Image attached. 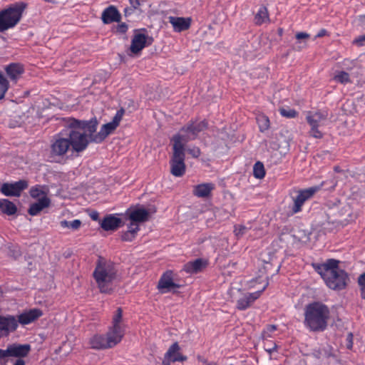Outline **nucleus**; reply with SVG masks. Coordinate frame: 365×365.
I'll use <instances>...</instances> for the list:
<instances>
[{"label": "nucleus", "instance_id": "f257e3e1", "mask_svg": "<svg viewBox=\"0 0 365 365\" xmlns=\"http://www.w3.org/2000/svg\"><path fill=\"white\" fill-rule=\"evenodd\" d=\"M313 267L329 288L341 290L346 287L349 277L344 270L339 268V261L331 259L322 264H314Z\"/></svg>", "mask_w": 365, "mask_h": 365}, {"label": "nucleus", "instance_id": "f03ea898", "mask_svg": "<svg viewBox=\"0 0 365 365\" xmlns=\"http://www.w3.org/2000/svg\"><path fill=\"white\" fill-rule=\"evenodd\" d=\"M116 264L102 256H98L93 276L101 293L112 292V283L116 279Z\"/></svg>", "mask_w": 365, "mask_h": 365}, {"label": "nucleus", "instance_id": "7ed1b4c3", "mask_svg": "<svg viewBox=\"0 0 365 365\" xmlns=\"http://www.w3.org/2000/svg\"><path fill=\"white\" fill-rule=\"evenodd\" d=\"M329 309L320 302L308 304L304 311V325L311 331H323L327 326Z\"/></svg>", "mask_w": 365, "mask_h": 365}, {"label": "nucleus", "instance_id": "20e7f679", "mask_svg": "<svg viewBox=\"0 0 365 365\" xmlns=\"http://www.w3.org/2000/svg\"><path fill=\"white\" fill-rule=\"evenodd\" d=\"M26 6V3L19 1L0 11V32L7 31L17 25Z\"/></svg>", "mask_w": 365, "mask_h": 365}, {"label": "nucleus", "instance_id": "39448f33", "mask_svg": "<svg viewBox=\"0 0 365 365\" xmlns=\"http://www.w3.org/2000/svg\"><path fill=\"white\" fill-rule=\"evenodd\" d=\"M62 135L66 136L73 152L81 153L85 150L91 142L87 136V133L81 132L78 128H67L61 131Z\"/></svg>", "mask_w": 365, "mask_h": 365}, {"label": "nucleus", "instance_id": "423d86ee", "mask_svg": "<svg viewBox=\"0 0 365 365\" xmlns=\"http://www.w3.org/2000/svg\"><path fill=\"white\" fill-rule=\"evenodd\" d=\"M306 119L310 125L309 135L315 138H322L323 133L320 128L327 121V113L325 111H309Z\"/></svg>", "mask_w": 365, "mask_h": 365}, {"label": "nucleus", "instance_id": "0eeeda50", "mask_svg": "<svg viewBox=\"0 0 365 365\" xmlns=\"http://www.w3.org/2000/svg\"><path fill=\"white\" fill-rule=\"evenodd\" d=\"M66 123L70 128H78L79 130H82V133H87L88 138L93 142V139L97 133L96 130L98 125V120L96 117H93L88 120L68 118Z\"/></svg>", "mask_w": 365, "mask_h": 365}, {"label": "nucleus", "instance_id": "6e6552de", "mask_svg": "<svg viewBox=\"0 0 365 365\" xmlns=\"http://www.w3.org/2000/svg\"><path fill=\"white\" fill-rule=\"evenodd\" d=\"M120 336H116L109 330L106 335L96 334L90 340L92 349H106L113 348L120 342Z\"/></svg>", "mask_w": 365, "mask_h": 365}, {"label": "nucleus", "instance_id": "1a4fd4ad", "mask_svg": "<svg viewBox=\"0 0 365 365\" xmlns=\"http://www.w3.org/2000/svg\"><path fill=\"white\" fill-rule=\"evenodd\" d=\"M153 41V38L147 34L145 29H135L130 51L133 54L138 55L145 47L152 45Z\"/></svg>", "mask_w": 365, "mask_h": 365}, {"label": "nucleus", "instance_id": "9d476101", "mask_svg": "<svg viewBox=\"0 0 365 365\" xmlns=\"http://www.w3.org/2000/svg\"><path fill=\"white\" fill-rule=\"evenodd\" d=\"M173 155L170 160V173L175 177H182L186 171L185 151L173 148Z\"/></svg>", "mask_w": 365, "mask_h": 365}, {"label": "nucleus", "instance_id": "9b49d317", "mask_svg": "<svg viewBox=\"0 0 365 365\" xmlns=\"http://www.w3.org/2000/svg\"><path fill=\"white\" fill-rule=\"evenodd\" d=\"M29 187L26 180H19L17 182L9 183L4 182L1 186V192L7 197H19L21 192Z\"/></svg>", "mask_w": 365, "mask_h": 365}, {"label": "nucleus", "instance_id": "f8f14e48", "mask_svg": "<svg viewBox=\"0 0 365 365\" xmlns=\"http://www.w3.org/2000/svg\"><path fill=\"white\" fill-rule=\"evenodd\" d=\"M323 185L324 182L320 185L311 187L299 191L297 196L294 200V205L292 207L293 213L300 212L304 203L311 198L317 191H319Z\"/></svg>", "mask_w": 365, "mask_h": 365}, {"label": "nucleus", "instance_id": "ddd939ff", "mask_svg": "<svg viewBox=\"0 0 365 365\" xmlns=\"http://www.w3.org/2000/svg\"><path fill=\"white\" fill-rule=\"evenodd\" d=\"M31 349V345L29 344H21L14 343L9 344L6 349H2V354L4 358L11 356L18 359H23L29 355Z\"/></svg>", "mask_w": 365, "mask_h": 365}, {"label": "nucleus", "instance_id": "4468645a", "mask_svg": "<svg viewBox=\"0 0 365 365\" xmlns=\"http://www.w3.org/2000/svg\"><path fill=\"white\" fill-rule=\"evenodd\" d=\"M70 144L66 136L62 135L61 132L54 137V140L51 144V155L63 156L70 148Z\"/></svg>", "mask_w": 365, "mask_h": 365}, {"label": "nucleus", "instance_id": "2eb2a0df", "mask_svg": "<svg viewBox=\"0 0 365 365\" xmlns=\"http://www.w3.org/2000/svg\"><path fill=\"white\" fill-rule=\"evenodd\" d=\"M195 140L190 130L186 129V125L182 126L179 132L170 139L173 142V148H177L185 151V144L189 141Z\"/></svg>", "mask_w": 365, "mask_h": 365}, {"label": "nucleus", "instance_id": "dca6fc26", "mask_svg": "<svg viewBox=\"0 0 365 365\" xmlns=\"http://www.w3.org/2000/svg\"><path fill=\"white\" fill-rule=\"evenodd\" d=\"M18 328V321L13 315H0V338L7 336Z\"/></svg>", "mask_w": 365, "mask_h": 365}, {"label": "nucleus", "instance_id": "f3484780", "mask_svg": "<svg viewBox=\"0 0 365 365\" xmlns=\"http://www.w3.org/2000/svg\"><path fill=\"white\" fill-rule=\"evenodd\" d=\"M101 228L105 231H115L124 225L122 219L114 215H106L102 220L100 221Z\"/></svg>", "mask_w": 365, "mask_h": 365}, {"label": "nucleus", "instance_id": "a211bd4d", "mask_svg": "<svg viewBox=\"0 0 365 365\" xmlns=\"http://www.w3.org/2000/svg\"><path fill=\"white\" fill-rule=\"evenodd\" d=\"M43 315V312L40 309L34 308L31 309L29 311H25L18 316V324L20 323L22 325L29 324Z\"/></svg>", "mask_w": 365, "mask_h": 365}, {"label": "nucleus", "instance_id": "6ab92c4d", "mask_svg": "<svg viewBox=\"0 0 365 365\" xmlns=\"http://www.w3.org/2000/svg\"><path fill=\"white\" fill-rule=\"evenodd\" d=\"M101 20L104 24L120 22L121 14L115 6L111 5L104 9L101 14Z\"/></svg>", "mask_w": 365, "mask_h": 365}, {"label": "nucleus", "instance_id": "aec40b11", "mask_svg": "<svg viewBox=\"0 0 365 365\" xmlns=\"http://www.w3.org/2000/svg\"><path fill=\"white\" fill-rule=\"evenodd\" d=\"M8 78L16 83L21 75L24 73V67L20 63H11L4 67Z\"/></svg>", "mask_w": 365, "mask_h": 365}, {"label": "nucleus", "instance_id": "412c9836", "mask_svg": "<svg viewBox=\"0 0 365 365\" xmlns=\"http://www.w3.org/2000/svg\"><path fill=\"white\" fill-rule=\"evenodd\" d=\"M207 265V262L202 258L187 262L183 266V271L188 274H197L203 270Z\"/></svg>", "mask_w": 365, "mask_h": 365}, {"label": "nucleus", "instance_id": "4be33fe9", "mask_svg": "<svg viewBox=\"0 0 365 365\" xmlns=\"http://www.w3.org/2000/svg\"><path fill=\"white\" fill-rule=\"evenodd\" d=\"M127 214L133 222H144L148 220L150 213L148 210L143 207H138L133 210H128Z\"/></svg>", "mask_w": 365, "mask_h": 365}, {"label": "nucleus", "instance_id": "5701e85b", "mask_svg": "<svg viewBox=\"0 0 365 365\" xmlns=\"http://www.w3.org/2000/svg\"><path fill=\"white\" fill-rule=\"evenodd\" d=\"M123 317V309L121 307H118L113 317L112 324L113 325L109 327L108 330L115 334L116 336H120V338L123 339L124 336V330L120 325V322L122 320Z\"/></svg>", "mask_w": 365, "mask_h": 365}, {"label": "nucleus", "instance_id": "b1692460", "mask_svg": "<svg viewBox=\"0 0 365 365\" xmlns=\"http://www.w3.org/2000/svg\"><path fill=\"white\" fill-rule=\"evenodd\" d=\"M169 22L172 24L175 31L181 32L187 30L190 27L191 19L170 16Z\"/></svg>", "mask_w": 365, "mask_h": 365}, {"label": "nucleus", "instance_id": "393cba45", "mask_svg": "<svg viewBox=\"0 0 365 365\" xmlns=\"http://www.w3.org/2000/svg\"><path fill=\"white\" fill-rule=\"evenodd\" d=\"M215 188V184L212 182L201 183L194 186L192 193L198 197H209Z\"/></svg>", "mask_w": 365, "mask_h": 365}, {"label": "nucleus", "instance_id": "a878e982", "mask_svg": "<svg viewBox=\"0 0 365 365\" xmlns=\"http://www.w3.org/2000/svg\"><path fill=\"white\" fill-rule=\"evenodd\" d=\"M117 127L111 122L103 124L98 133H96L93 142L96 143H102Z\"/></svg>", "mask_w": 365, "mask_h": 365}, {"label": "nucleus", "instance_id": "bb28decb", "mask_svg": "<svg viewBox=\"0 0 365 365\" xmlns=\"http://www.w3.org/2000/svg\"><path fill=\"white\" fill-rule=\"evenodd\" d=\"M50 204L51 200L48 197H42L37 202L30 205L28 213L31 216L37 215L44 208L49 207Z\"/></svg>", "mask_w": 365, "mask_h": 365}, {"label": "nucleus", "instance_id": "cd10ccee", "mask_svg": "<svg viewBox=\"0 0 365 365\" xmlns=\"http://www.w3.org/2000/svg\"><path fill=\"white\" fill-rule=\"evenodd\" d=\"M180 349L178 342L173 343L165 353L166 358H170L172 362L186 361L187 356L179 352Z\"/></svg>", "mask_w": 365, "mask_h": 365}, {"label": "nucleus", "instance_id": "c85d7f7f", "mask_svg": "<svg viewBox=\"0 0 365 365\" xmlns=\"http://www.w3.org/2000/svg\"><path fill=\"white\" fill-rule=\"evenodd\" d=\"M185 125L186 129H189L191 135H192L195 139H196L200 132L207 129L208 124L205 120L200 122L191 120L185 124Z\"/></svg>", "mask_w": 365, "mask_h": 365}, {"label": "nucleus", "instance_id": "c756f323", "mask_svg": "<svg viewBox=\"0 0 365 365\" xmlns=\"http://www.w3.org/2000/svg\"><path fill=\"white\" fill-rule=\"evenodd\" d=\"M254 23L255 25L261 26L263 24H268L270 21L268 10L266 6H261L257 11L255 17Z\"/></svg>", "mask_w": 365, "mask_h": 365}, {"label": "nucleus", "instance_id": "7c9ffc66", "mask_svg": "<svg viewBox=\"0 0 365 365\" xmlns=\"http://www.w3.org/2000/svg\"><path fill=\"white\" fill-rule=\"evenodd\" d=\"M173 272L171 270H168L163 274L161 276L158 284V288L159 289H168L170 291L171 289V285H173Z\"/></svg>", "mask_w": 365, "mask_h": 365}, {"label": "nucleus", "instance_id": "2f4dec72", "mask_svg": "<svg viewBox=\"0 0 365 365\" xmlns=\"http://www.w3.org/2000/svg\"><path fill=\"white\" fill-rule=\"evenodd\" d=\"M0 210L7 215H13L17 212L16 205L8 199L0 200Z\"/></svg>", "mask_w": 365, "mask_h": 365}, {"label": "nucleus", "instance_id": "473e14b6", "mask_svg": "<svg viewBox=\"0 0 365 365\" xmlns=\"http://www.w3.org/2000/svg\"><path fill=\"white\" fill-rule=\"evenodd\" d=\"M48 189L46 185H36L30 188L29 195L32 198H38L39 196L47 197Z\"/></svg>", "mask_w": 365, "mask_h": 365}, {"label": "nucleus", "instance_id": "72a5a7b5", "mask_svg": "<svg viewBox=\"0 0 365 365\" xmlns=\"http://www.w3.org/2000/svg\"><path fill=\"white\" fill-rule=\"evenodd\" d=\"M268 282L266 277H261L260 282L258 283L257 281L255 284L252 283V288L256 287L257 291L252 292V300L257 299L260 294L267 287Z\"/></svg>", "mask_w": 365, "mask_h": 365}, {"label": "nucleus", "instance_id": "f704fd0d", "mask_svg": "<svg viewBox=\"0 0 365 365\" xmlns=\"http://www.w3.org/2000/svg\"><path fill=\"white\" fill-rule=\"evenodd\" d=\"M256 120L261 132H264L269 128V120L266 115L259 114L257 116Z\"/></svg>", "mask_w": 365, "mask_h": 365}, {"label": "nucleus", "instance_id": "c9c22d12", "mask_svg": "<svg viewBox=\"0 0 365 365\" xmlns=\"http://www.w3.org/2000/svg\"><path fill=\"white\" fill-rule=\"evenodd\" d=\"M252 174L255 178L262 179L265 175L264 165L261 162H257L252 168Z\"/></svg>", "mask_w": 365, "mask_h": 365}, {"label": "nucleus", "instance_id": "e433bc0d", "mask_svg": "<svg viewBox=\"0 0 365 365\" xmlns=\"http://www.w3.org/2000/svg\"><path fill=\"white\" fill-rule=\"evenodd\" d=\"M9 88V82L0 71V100L4 98Z\"/></svg>", "mask_w": 365, "mask_h": 365}, {"label": "nucleus", "instance_id": "4c0bfd02", "mask_svg": "<svg viewBox=\"0 0 365 365\" xmlns=\"http://www.w3.org/2000/svg\"><path fill=\"white\" fill-rule=\"evenodd\" d=\"M334 79L336 82L341 84H346L351 82L349 73L342 71H336L334 74Z\"/></svg>", "mask_w": 365, "mask_h": 365}, {"label": "nucleus", "instance_id": "58836bf2", "mask_svg": "<svg viewBox=\"0 0 365 365\" xmlns=\"http://www.w3.org/2000/svg\"><path fill=\"white\" fill-rule=\"evenodd\" d=\"M139 230V225H135V230H128L125 232H123L121 235V240L124 242H130L132 241Z\"/></svg>", "mask_w": 365, "mask_h": 365}, {"label": "nucleus", "instance_id": "ea45409f", "mask_svg": "<svg viewBox=\"0 0 365 365\" xmlns=\"http://www.w3.org/2000/svg\"><path fill=\"white\" fill-rule=\"evenodd\" d=\"M82 222L80 220H74L73 221H67L66 220L60 222L62 227H68L73 230H77L80 228Z\"/></svg>", "mask_w": 365, "mask_h": 365}, {"label": "nucleus", "instance_id": "a19ab883", "mask_svg": "<svg viewBox=\"0 0 365 365\" xmlns=\"http://www.w3.org/2000/svg\"><path fill=\"white\" fill-rule=\"evenodd\" d=\"M276 331L277 327L275 325H267L262 332L261 337L262 340H267L269 338L273 337Z\"/></svg>", "mask_w": 365, "mask_h": 365}, {"label": "nucleus", "instance_id": "79ce46f5", "mask_svg": "<svg viewBox=\"0 0 365 365\" xmlns=\"http://www.w3.org/2000/svg\"><path fill=\"white\" fill-rule=\"evenodd\" d=\"M251 302V294H249L248 296H245L244 298L240 299L237 301V308L239 309L243 310L250 307V304Z\"/></svg>", "mask_w": 365, "mask_h": 365}, {"label": "nucleus", "instance_id": "37998d69", "mask_svg": "<svg viewBox=\"0 0 365 365\" xmlns=\"http://www.w3.org/2000/svg\"><path fill=\"white\" fill-rule=\"evenodd\" d=\"M281 115L288 118H292L297 116V111L294 109L289 108H282L279 110Z\"/></svg>", "mask_w": 365, "mask_h": 365}, {"label": "nucleus", "instance_id": "c03bdc74", "mask_svg": "<svg viewBox=\"0 0 365 365\" xmlns=\"http://www.w3.org/2000/svg\"><path fill=\"white\" fill-rule=\"evenodd\" d=\"M266 341L264 342V350L269 353V354H272L274 351L277 350V345L274 342L265 340Z\"/></svg>", "mask_w": 365, "mask_h": 365}, {"label": "nucleus", "instance_id": "a18cd8bd", "mask_svg": "<svg viewBox=\"0 0 365 365\" xmlns=\"http://www.w3.org/2000/svg\"><path fill=\"white\" fill-rule=\"evenodd\" d=\"M124 113V109L120 108V110H117L115 115H114L111 123H113L116 127L119 125V123L123 118Z\"/></svg>", "mask_w": 365, "mask_h": 365}, {"label": "nucleus", "instance_id": "49530a36", "mask_svg": "<svg viewBox=\"0 0 365 365\" xmlns=\"http://www.w3.org/2000/svg\"><path fill=\"white\" fill-rule=\"evenodd\" d=\"M358 283L360 287L361 297L365 299V272L359 276Z\"/></svg>", "mask_w": 365, "mask_h": 365}, {"label": "nucleus", "instance_id": "de8ad7c7", "mask_svg": "<svg viewBox=\"0 0 365 365\" xmlns=\"http://www.w3.org/2000/svg\"><path fill=\"white\" fill-rule=\"evenodd\" d=\"M185 151H187L188 154L195 158H198L201 154L200 149L196 146L188 148L187 149L185 148Z\"/></svg>", "mask_w": 365, "mask_h": 365}, {"label": "nucleus", "instance_id": "09e8293b", "mask_svg": "<svg viewBox=\"0 0 365 365\" xmlns=\"http://www.w3.org/2000/svg\"><path fill=\"white\" fill-rule=\"evenodd\" d=\"M128 29V26L125 23H121L118 24L116 27V31L119 34H124L127 32Z\"/></svg>", "mask_w": 365, "mask_h": 365}, {"label": "nucleus", "instance_id": "8fccbe9b", "mask_svg": "<svg viewBox=\"0 0 365 365\" xmlns=\"http://www.w3.org/2000/svg\"><path fill=\"white\" fill-rule=\"evenodd\" d=\"M346 347L349 349H351L353 346V334L351 333H349L346 337Z\"/></svg>", "mask_w": 365, "mask_h": 365}, {"label": "nucleus", "instance_id": "3c124183", "mask_svg": "<svg viewBox=\"0 0 365 365\" xmlns=\"http://www.w3.org/2000/svg\"><path fill=\"white\" fill-rule=\"evenodd\" d=\"M354 42L358 44L359 46L365 45V34L355 39Z\"/></svg>", "mask_w": 365, "mask_h": 365}, {"label": "nucleus", "instance_id": "603ef678", "mask_svg": "<svg viewBox=\"0 0 365 365\" xmlns=\"http://www.w3.org/2000/svg\"><path fill=\"white\" fill-rule=\"evenodd\" d=\"M309 37V34L306 32H299L296 34V38L299 40L305 39Z\"/></svg>", "mask_w": 365, "mask_h": 365}, {"label": "nucleus", "instance_id": "864d4df0", "mask_svg": "<svg viewBox=\"0 0 365 365\" xmlns=\"http://www.w3.org/2000/svg\"><path fill=\"white\" fill-rule=\"evenodd\" d=\"M246 230V227L245 226H240V228L237 229L236 227H235V235L238 237L240 235H242L245 232V230Z\"/></svg>", "mask_w": 365, "mask_h": 365}, {"label": "nucleus", "instance_id": "5fc2aeb1", "mask_svg": "<svg viewBox=\"0 0 365 365\" xmlns=\"http://www.w3.org/2000/svg\"><path fill=\"white\" fill-rule=\"evenodd\" d=\"M129 1L134 9H136L140 5L139 0H129Z\"/></svg>", "mask_w": 365, "mask_h": 365}, {"label": "nucleus", "instance_id": "6e6d98bb", "mask_svg": "<svg viewBox=\"0 0 365 365\" xmlns=\"http://www.w3.org/2000/svg\"><path fill=\"white\" fill-rule=\"evenodd\" d=\"M327 34V31L324 29H322L320 31H319V32L317 33V34L315 36V38L323 37V36H326Z\"/></svg>", "mask_w": 365, "mask_h": 365}, {"label": "nucleus", "instance_id": "4d7b16f0", "mask_svg": "<svg viewBox=\"0 0 365 365\" xmlns=\"http://www.w3.org/2000/svg\"><path fill=\"white\" fill-rule=\"evenodd\" d=\"M10 252H11V253H12V254H11V255L12 257H14V259H17L19 257L21 256V252H20L19 250H11Z\"/></svg>", "mask_w": 365, "mask_h": 365}, {"label": "nucleus", "instance_id": "13d9d810", "mask_svg": "<svg viewBox=\"0 0 365 365\" xmlns=\"http://www.w3.org/2000/svg\"><path fill=\"white\" fill-rule=\"evenodd\" d=\"M91 218L94 220V221H98L99 220V214L98 212H93L91 215Z\"/></svg>", "mask_w": 365, "mask_h": 365}, {"label": "nucleus", "instance_id": "bf43d9fd", "mask_svg": "<svg viewBox=\"0 0 365 365\" xmlns=\"http://www.w3.org/2000/svg\"><path fill=\"white\" fill-rule=\"evenodd\" d=\"M14 365H26V363L23 359H17Z\"/></svg>", "mask_w": 365, "mask_h": 365}, {"label": "nucleus", "instance_id": "052dcab7", "mask_svg": "<svg viewBox=\"0 0 365 365\" xmlns=\"http://www.w3.org/2000/svg\"><path fill=\"white\" fill-rule=\"evenodd\" d=\"M171 361L170 359L166 358V356L165 355L164 359L162 361V365H170Z\"/></svg>", "mask_w": 365, "mask_h": 365}, {"label": "nucleus", "instance_id": "680f3d73", "mask_svg": "<svg viewBox=\"0 0 365 365\" xmlns=\"http://www.w3.org/2000/svg\"><path fill=\"white\" fill-rule=\"evenodd\" d=\"M135 225H138L137 222H133L130 221V225H128V230H135Z\"/></svg>", "mask_w": 365, "mask_h": 365}, {"label": "nucleus", "instance_id": "e2e57ef3", "mask_svg": "<svg viewBox=\"0 0 365 365\" xmlns=\"http://www.w3.org/2000/svg\"><path fill=\"white\" fill-rule=\"evenodd\" d=\"M181 287H182L181 284L175 283L174 282H173V285H171V288H180Z\"/></svg>", "mask_w": 365, "mask_h": 365}, {"label": "nucleus", "instance_id": "0e129e2a", "mask_svg": "<svg viewBox=\"0 0 365 365\" xmlns=\"http://www.w3.org/2000/svg\"><path fill=\"white\" fill-rule=\"evenodd\" d=\"M360 21L362 24H365V16H360Z\"/></svg>", "mask_w": 365, "mask_h": 365}, {"label": "nucleus", "instance_id": "69168bd1", "mask_svg": "<svg viewBox=\"0 0 365 365\" xmlns=\"http://www.w3.org/2000/svg\"><path fill=\"white\" fill-rule=\"evenodd\" d=\"M4 355H3V354H2V349H0V360H1V359H4Z\"/></svg>", "mask_w": 365, "mask_h": 365}, {"label": "nucleus", "instance_id": "338daca9", "mask_svg": "<svg viewBox=\"0 0 365 365\" xmlns=\"http://www.w3.org/2000/svg\"><path fill=\"white\" fill-rule=\"evenodd\" d=\"M207 365H217V364L215 362H210V363H208Z\"/></svg>", "mask_w": 365, "mask_h": 365}, {"label": "nucleus", "instance_id": "774afa93", "mask_svg": "<svg viewBox=\"0 0 365 365\" xmlns=\"http://www.w3.org/2000/svg\"><path fill=\"white\" fill-rule=\"evenodd\" d=\"M128 10H129V9H128V8H125V11H125V15H127V13H128Z\"/></svg>", "mask_w": 365, "mask_h": 365}]
</instances>
